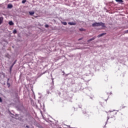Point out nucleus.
Wrapping results in <instances>:
<instances>
[{"mask_svg": "<svg viewBox=\"0 0 128 128\" xmlns=\"http://www.w3.org/2000/svg\"><path fill=\"white\" fill-rule=\"evenodd\" d=\"M102 26V28H106V25L104 23H102V22H94L92 24V26Z\"/></svg>", "mask_w": 128, "mask_h": 128, "instance_id": "1", "label": "nucleus"}, {"mask_svg": "<svg viewBox=\"0 0 128 128\" xmlns=\"http://www.w3.org/2000/svg\"><path fill=\"white\" fill-rule=\"evenodd\" d=\"M116 111H111L110 113H108V116L111 118H116Z\"/></svg>", "mask_w": 128, "mask_h": 128, "instance_id": "2", "label": "nucleus"}, {"mask_svg": "<svg viewBox=\"0 0 128 128\" xmlns=\"http://www.w3.org/2000/svg\"><path fill=\"white\" fill-rule=\"evenodd\" d=\"M68 24H70V26H76V24L74 22H69Z\"/></svg>", "mask_w": 128, "mask_h": 128, "instance_id": "3", "label": "nucleus"}, {"mask_svg": "<svg viewBox=\"0 0 128 128\" xmlns=\"http://www.w3.org/2000/svg\"><path fill=\"white\" fill-rule=\"evenodd\" d=\"M16 60L13 64H12V66L10 67V70H12V68L14 67V64H16Z\"/></svg>", "mask_w": 128, "mask_h": 128, "instance_id": "4", "label": "nucleus"}, {"mask_svg": "<svg viewBox=\"0 0 128 128\" xmlns=\"http://www.w3.org/2000/svg\"><path fill=\"white\" fill-rule=\"evenodd\" d=\"M96 37L94 36V37H93L92 38L88 40V42H92V40H96Z\"/></svg>", "mask_w": 128, "mask_h": 128, "instance_id": "5", "label": "nucleus"}, {"mask_svg": "<svg viewBox=\"0 0 128 128\" xmlns=\"http://www.w3.org/2000/svg\"><path fill=\"white\" fill-rule=\"evenodd\" d=\"M13 6H14L12 4H8L7 8H12Z\"/></svg>", "mask_w": 128, "mask_h": 128, "instance_id": "6", "label": "nucleus"}, {"mask_svg": "<svg viewBox=\"0 0 128 128\" xmlns=\"http://www.w3.org/2000/svg\"><path fill=\"white\" fill-rule=\"evenodd\" d=\"M3 22H4V17L2 16L0 17V24H2Z\"/></svg>", "mask_w": 128, "mask_h": 128, "instance_id": "7", "label": "nucleus"}, {"mask_svg": "<svg viewBox=\"0 0 128 128\" xmlns=\"http://www.w3.org/2000/svg\"><path fill=\"white\" fill-rule=\"evenodd\" d=\"M105 34H106V33H102V34H100L98 36V38H100V36H105Z\"/></svg>", "mask_w": 128, "mask_h": 128, "instance_id": "8", "label": "nucleus"}, {"mask_svg": "<svg viewBox=\"0 0 128 128\" xmlns=\"http://www.w3.org/2000/svg\"><path fill=\"white\" fill-rule=\"evenodd\" d=\"M115 0L117 2H120V4H122V2H124V0Z\"/></svg>", "mask_w": 128, "mask_h": 128, "instance_id": "9", "label": "nucleus"}, {"mask_svg": "<svg viewBox=\"0 0 128 128\" xmlns=\"http://www.w3.org/2000/svg\"><path fill=\"white\" fill-rule=\"evenodd\" d=\"M29 14L30 16H33V14H34V12H29Z\"/></svg>", "mask_w": 128, "mask_h": 128, "instance_id": "10", "label": "nucleus"}, {"mask_svg": "<svg viewBox=\"0 0 128 128\" xmlns=\"http://www.w3.org/2000/svg\"><path fill=\"white\" fill-rule=\"evenodd\" d=\"M10 26H14V22H12V21H10L8 22Z\"/></svg>", "mask_w": 128, "mask_h": 128, "instance_id": "11", "label": "nucleus"}, {"mask_svg": "<svg viewBox=\"0 0 128 128\" xmlns=\"http://www.w3.org/2000/svg\"><path fill=\"white\" fill-rule=\"evenodd\" d=\"M62 24L64 26H66L68 24V23H66V22H62Z\"/></svg>", "mask_w": 128, "mask_h": 128, "instance_id": "12", "label": "nucleus"}, {"mask_svg": "<svg viewBox=\"0 0 128 128\" xmlns=\"http://www.w3.org/2000/svg\"><path fill=\"white\" fill-rule=\"evenodd\" d=\"M7 86H8V88H10V82H7Z\"/></svg>", "mask_w": 128, "mask_h": 128, "instance_id": "13", "label": "nucleus"}, {"mask_svg": "<svg viewBox=\"0 0 128 128\" xmlns=\"http://www.w3.org/2000/svg\"><path fill=\"white\" fill-rule=\"evenodd\" d=\"M17 32H16V30H14L13 31V34H16Z\"/></svg>", "mask_w": 128, "mask_h": 128, "instance_id": "14", "label": "nucleus"}, {"mask_svg": "<svg viewBox=\"0 0 128 128\" xmlns=\"http://www.w3.org/2000/svg\"><path fill=\"white\" fill-rule=\"evenodd\" d=\"M26 0H22V4H26Z\"/></svg>", "mask_w": 128, "mask_h": 128, "instance_id": "15", "label": "nucleus"}, {"mask_svg": "<svg viewBox=\"0 0 128 128\" xmlns=\"http://www.w3.org/2000/svg\"><path fill=\"white\" fill-rule=\"evenodd\" d=\"M80 32H84V28H80Z\"/></svg>", "mask_w": 128, "mask_h": 128, "instance_id": "16", "label": "nucleus"}, {"mask_svg": "<svg viewBox=\"0 0 128 128\" xmlns=\"http://www.w3.org/2000/svg\"><path fill=\"white\" fill-rule=\"evenodd\" d=\"M0 102H2V98L0 97Z\"/></svg>", "mask_w": 128, "mask_h": 128, "instance_id": "17", "label": "nucleus"}, {"mask_svg": "<svg viewBox=\"0 0 128 128\" xmlns=\"http://www.w3.org/2000/svg\"><path fill=\"white\" fill-rule=\"evenodd\" d=\"M45 28H48V25L46 24L45 25Z\"/></svg>", "mask_w": 128, "mask_h": 128, "instance_id": "18", "label": "nucleus"}, {"mask_svg": "<svg viewBox=\"0 0 128 128\" xmlns=\"http://www.w3.org/2000/svg\"><path fill=\"white\" fill-rule=\"evenodd\" d=\"M128 30H127L125 31L124 34H128Z\"/></svg>", "mask_w": 128, "mask_h": 128, "instance_id": "19", "label": "nucleus"}, {"mask_svg": "<svg viewBox=\"0 0 128 128\" xmlns=\"http://www.w3.org/2000/svg\"><path fill=\"white\" fill-rule=\"evenodd\" d=\"M82 40V38H79L78 40Z\"/></svg>", "mask_w": 128, "mask_h": 128, "instance_id": "20", "label": "nucleus"}, {"mask_svg": "<svg viewBox=\"0 0 128 128\" xmlns=\"http://www.w3.org/2000/svg\"><path fill=\"white\" fill-rule=\"evenodd\" d=\"M8 80H10V78L8 79L7 82H8Z\"/></svg>", "mask_w": 128, "mask_h": 128, "instance_id": "21", "label": "nucleus"}, {"mask_svg": "<svg viewBox=\"0 0 128 128\" xmlns=\"http://www.w3.org/2000/svg\"><path fill=\"white\" fill-rule=\"evenodd\" d=\"M26 128H30L29 126H26Z\"/></svg>", "mask_w": 128, "mask_h": 128, "instance_id": "22", "label": "nucleus"}]
</instances>
